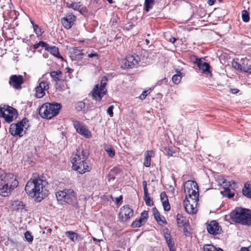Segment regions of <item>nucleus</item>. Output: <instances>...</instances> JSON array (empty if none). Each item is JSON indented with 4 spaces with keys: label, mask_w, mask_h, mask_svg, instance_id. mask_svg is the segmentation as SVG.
Segmentation results:
<instances>
[{
    "label": "nucleus",
    "mask_w": 251,
    "mask_h": 251,
    "mask_svg": "<svg viewBox=\"0 0 251 251\" xmlns=\"http://www.w3.org/2000/svg\"><path fill=\"white\" fill-rule=\"evenodd\" d=\"M48 184L45 179L40 178L37 174H34L27 182L25 191L27 194L35 199L37 202H40L45 197L44 188Z\"/></svg>",
    "instance_id": "obj_1"
},
{
    "label": "nucleus",
    "mask_w": 251,
    "mask_h": 251,
    "mask_svg": "<svg viewBox=\"0 0 251 251\" xmlns=\"http://www.w3.org/2000/svg\"><path fill=\"white\" fill-rule=\"evenodd\" d=\"M89 153L86 151L77 150L74 157L72 158V168L81 174L90 171L87 160Z\"/></svg>",
    "instance_id": "obj_2"
},
{
    "label": "nucleus",
    "mask_w": 251,
    "mask_h": 251,
    "mask_svg": "<svg viewBox=\"0 0 251 251\" xmlns=\"http://www.w3.org/2000/svg\"><path fill=\"white\" fill-rule=\"evenodd\" d=\"M18 184L19 182L13 174H2L0 176V195L4 197L9 196Z\"/></svg>",
    "instance_id": "obj_3"
},
{
    "label": "nucleus",
    "mask_w": 251,
    "mask_h": 251,
    "mask_svg": "<svg viewBox=\"0 0 251 251\" xmlns=\"http://www.w3.org/2000/svg\"><path fill=\"white\" fill-rule=\"evenodd\" d=\"M230 217L236 223L248 226L251 224V211L250 209L236 208L231 212Z\"/></svg>",
    "instance_id": "obj_4"
},
{
    "label": "nucleus",
    "mask_w": 251,
    "mask_h": 251,
    "mask_svg": "<svg viewBox=\"0 0 251 251\" xmlns=\"http://www.w3.org/2000/svg\"><path fill=\"white\" fill-rule=\"evenodd\" d=\"M61 108V105L59 103L46 102L43 104L39 108V113L41 117L50 119L59 113V111Z\"/></svg>",
    "instance_id": "obj_5"
},
{
    "label": "nucleus",
    "mask_w": 251,
    "mask_h": 251,
    "mask_svg": "<svg viewBox=\"0 0 251 251\" xmlns=\"http://www.w3.org/2000/svg\"><path fill=\"white\" fill-rule=\"evenodd\" d=\"M56 197L58 202L62 205L66 203L73 204L76 201V194L72 189H64L57 192Z\"/></svg>",
    "instance_id": "obj_6"
},
{
    "label": "nucleus",
    "mask_w": 251,
    "mask_h": 251,
    "mask_svg": "<svg viewBox=\"0 0 251 251\" xmlns=\"http://www.w3.org/2000/svg\"><path fill=\"white\" fill-rule=\"evenodd\" d=\"M28 122V119L25 118L17 123L12 124L9 129V133L14 136L22 137L29 126Z\"/></svg>",
    "instance_id": "obj_7"
},
{
    "label": "nucleus",
    "mask_w": 251,
    "mask_h": 251,
    "mask_svg": "<svg viewBox=\"0 0 251 251\" xmlns=\"http://www.w3.org/2000/svg\"><path fill=\"white\" fill-rule=\"evenodd\" d=\"M184 192L186 194V199H190L193 203H196L199 200V193L193 187L198 190L197 183L192 180L187 181L184 184Z\"/></svg>",
    "instance_id": "obj_8"
},
{
    "label": "nucleus",
    "mask_w": 251,
    "mask_h": 251,
    "mask_svg": "<svg viewBox=\"0 0 251 251\" xmlns=\"http://www.w3.org/2000/svg\"><path fill=\"white\" fill-rule=\"evenodd\" d=\"M106 81L105 77H102L100 83L95 85L91 92L93 99L97 101H100L102 98L106 95L107 92Z\"/></svg>",
    "instance_id": "obj_9"
},
{
    "label": "nucleus",
    "mask_w": 251,
    "mask_h": 251,
    "mask_svg": "<svg viewBox=\"0 0 251 251\" xmlns=\"http://www.w3.org/2000/svg\"><path fill=\"white\" fill-rule=\"evenodd\" d=\"M140 61V58L137 55H129L122 60L121 67L124 69L136 67L139 65Z\"/></svg>",
    "instance_id": "obj_10"
},
{
    "label": "nucleus",
    "mask_w": 251,
    "mask_h": 251,
    "mask_svg": "<svg viewBox=\"0 0 251 251\" xmlns=\"http://www.w3.org/2000/svg\"><path fill=\"white\" fill-rule=\"evenodd\" d=\"M16 114V110L10 106H0V117L4 118L5 121L7 123L11 122Z\"/></svg>",
    "instance_id": "obj_11"
},
{
    "label": "nucleus",
    "mask_w": 251,
    "mask_h": 251,
    "mask_svg": "<svg viewBox=\"0 0 251 251\" xmlns=\"http://www.w3.org/2000/svg\"><path fill=\"white\" fill-rule=\"evenodd\" d=\"M73 126L76 132L80 135L86 138H90L92 136L91 131L82 123L78 121H73Z\"/></svg>",
    "instance_id": "obj_12"
},
{
    "label": "nucleus",
    "mask_w": 251,
    "mask_h": 251,
    "mask_svg": "<svg viewBox=\"0 0 251 251\" xmlns=\"http://www.w3.org/2000/svg\"><path fill=\"white\" fill-rule=\"evenodd\" d=\"M133 210L129 205L123 206L120 209L119 218L122 222H126L133 216Z\"/></svg>",
    "instance_id": "obj_13"
},
{
    "label": "nucleus",
    "mask_w": 251,
    "mask_h": 251,
    "mask_svg": "<svg viewBox=\"0 0 251 251\" xmlns=\"http://www.w3.org/2000/svg\"><path fill=\"white\" fill-rule=\"evenodd\" d=\"M23 83L24 77L21 75H12L10 77L9 84L15 89H21Z\"/></svg>",
    "instance_id": "obj_14"
},
{
    "label": "nucleus",
    "mask_w": 251,
    "mask_h": 251,
    "mask_svg": "<svg viewBox=\"0 0 251 251\" xmlns=\"http://www.w3.org/2000/svg\"><path fill=\"white\" fill-rule=\"evenodd\" d=\"M195 64H197L199 70L201 71V73L205 75H208L211 74V72L209 70V64L204 61L201 58H197L195 61Z\"/></svg>",
    "instance_id": "obj_15"
},
{
    "label": "nucleus",
    "mask_w": 251,
    "mask_h": 251,
    "mask_svg": "<svg viewBox=\"0 0 251 251\" xmlns=\"http://www.w3.org/2000/svg\"><path fill=\"white\" fill-rule=\"evenodd\" d=\"M206 229L208 233L211 234H218L220 233L221 228L218 222L216 221H211L207 224Z\"/></svg>",
    "instance_id": "obj_16"
},
{
    "label": "nucleus",
    "mask_w": 251,
    "mask_h": 251,
    "mask_svg": "<svg viewBox=\"0 0 251 251\" xmlns=\"http://www.w3.org/2000/svg\"><path fill=\"white\" fill-rule=\"evenodd\" d=\"M49 88V85L45 82L41 81L35 88L36 96L38 98H42L45 95V91Z\"/></svg>",
    "instance_id": "obj_17"
},
{
    "label": "nucleus",
    "mask_w": 251,
    "mask_h": 251,
    "mask_svg": "<svg viewBox=\"0 0 251 251\" xmlns=\"http://www.w3.org/2000/svg\"><path fill=\"white\" fill-rule=\"evenodd\" d=\"M75 20V17L72 14H68L65 17L61 19V22L64 27L66 29L70 28Z\"/></svg>",
    "instance_id": "obj_18"
},
{
    "label": "nucleus",
    "mask_w": 251,
    "mask_h": 251,
    "mask_svg": "<svg viewBox=\"0 0 251 251\" xmlns=\"http://www.w3.org/2000/svg\"><path fill=\"white\" fill-rule=\"evenodd\" d=\"M183 203L185 211L188 213L194 214L197 212L196 206L197 202H196V203L192 202V203H191L189 200L185 199Z\"/></svg>",
    "instance_id": "obj_19"
},
{
    "label": "nucleus",
    "mask_w": 251,
    "mask_h": 251,
    "mask_svg": "<svg viewBox=\"0 0 251 251\" xmlns=\"http://www.w3.org/2000/svg\"><path fill=\"white\" fill-rule=\"evenodd\" d=\"M176 221L179 227L188 226L189 225V221L181 214H177Z\"/></svg>",
    "instance_id": "obj_20"
},
{
    "label": "nucleus",
    "mask_w": 251,
    "mask_h": 251,
    "mask_svg": "<svg viewBox=\"0 0 251 251\" xmlns=\"http://www.w3.org/2000/svg\"><path fill=\"white\" fill-rule=\"evenodd\" d=\"M65 235L75 243L81 240L80 236L76 232L72 231H68L65 232Z\"/></svg>",
    "instance_id": "obj_21"
},
{
    "label": "nucleus",
    "mask_w": 251,
    "mask_h": 251,
    "mask_svg": "<svg viewBox=\"0 0 251 251\" xmlns=\"http://www.w3.org/2000/svg\"><path fill=\"white\" fill-rule=\"evenodd\" d=\"M11 208L16 211H22L25 208V204L20 201H14L11 203Z\"/></svg>",
    "instance_id": "obj_22"
},
{
    "label": "nucleus",
    "mask_w": 251,
    "mask_h": 251,
    "mask_svg": "<svg viewBox=\"0 0 251 251\" xmlns=\"http://www.w3.org/2000/svg\"><path fill=\"white\" fill-rule=\"evenodd\" d=\"M50 76L55 82H60L63 80L62 73L59 70L51 72L50 73Z\"/></svg>",
    "instance_id": "obj_23"
},
{
    "label": "nucleus",
    "mask_w": 251,
    "mask_h": 251,
    "mask_svg": "<svg viewBox=\"0 0 251 251\" xmlns=\"http://www.w3.org/2000/svg\"><path fill=\"white\" fill-rule=\"evenodd\" d=\"M220 183L224 185V188L226 191H229L230 188H233L235 186L234 181H227L226 179L222 178L220 180Z\"/></svg>",
    "instance_id": "obj_24"
},
{
    "label": "nucleus",
    "mask_w": 251,
    "mask_h": 251,
    "mask_svg": "<svg viewBox=\"0 0 251 251\" xmlns=\"http://www.w3.org/2000/svg\"><path fill=\"white\" fill-rule=\"evenodd\" d=\"M75 107L77 111L82 112L83 113H86L88 111V107L86 106L85 103L82 101L76 103Z\"/></svg>",
    "instance_id": "obj_25"
},
{
    "label": "nucleus",
    "mask_w": 251,
    "mask_h": 251,
    "mask_svg": "<svg viewBox=\"0 0 251 251\" xmlns=\"http://www.w3.org/2000/svg\"><path fill=\"white\" fill-rule=\"evenodd\" d=\"M153 154L152 151H147L145 152V159L144 165L146 167H149L151 166V157Z\"/></svg>",
    "instance_id": "obj_26"
},
{
    "label": "nucleus",
    "mask_w": 251,
    "mask_h": 251,
    "mask_svg": "<svg viewBox=\"0 0 251 251\" xmlns=\"http://www.w3.org/2000/svg\"><path fill=\"white\" fill-rule=\"evenodd\" d=\"M121 172V170L120 168L117 167H114L111 170L108 176V181H110L111 180H114L115 178V175L119 174Z\"/></svg>",
    "instance_id": "obj_27"
},
{
    "label": "nucleus",
    "mask_w": 251,
    "mask_h": 251,
    "mask_svg": "<svg viewBox=\"0 0 251 251\" xmlns=\"http://www.w3.org/2000/svg\"><path fill=\"white\" fill-rule=\"evenodd\" d=\"M152 212L155 219L159 224L165 223V221H164L163 220L164 219V218L163 217H161L159 212L155 207L152 208Z\"/></svg>",
    "instance_id": "obj_28"
},
{
    "label": "nucleus",
    "mask_w": 251,
    "mask_h": 251,
    "mask_svg": "<svg viewBox=\"0 0 251 251\" xmlns=\"http://www.w3.org/2000/svg\"><path fill=\"white\" fill-rule=\"evenodd\" d=\"M48 51H50V53L52 55L58 58H62V57L60 55L58 48L55 46L49 47V49L47 50Z\"/></svg>",
    "instance_id": "obj_29"
},
{
    "label": "nucleus",
    "mask_w": 251,
    "mask_h": 251,
    "mask_svg": "<svg viewBox=\"0 0 251 251\" xmlns=\"http://www.w3.org/2000/svg\"><path fill=\"white\" fill-rule=\"evenodd\" d=\"M66 7L68 8H71L75 10L79 11L81 10V5L80 2H67L65 3Z\"/></svg>",
    "instance_id": "obj_30"
},
{
    "label": "nucleus",
    "mask_w": 251,
    "mask_h": 251,
    "mask_svg": "<svg viewBox=\"0 0 251 251\" xmlns=\"http://www.w3.org/2000/svg\"><path fill=\"white\" fill-rule=\"evenodd\" d=\"M176 74L172 76V79L175 84H178L180 82L182 75L180 71L176 70Z\"/></svg>",
    "instance_id": "obj_31"
},
{
    "label": "nucleus",
    "mask_w": 251,
    "mask_h": 251,
    "mask_svg": "<svg viewBox=\"0 0 251 251\" xmlns=\"http://www.w3.org/2000/svg\"><path fill=\"white\" fill-rule=\"evenodd\" d=\"M243 194L249 198H251V185L245 184L242 190Z\"/></svg>",
    "instance_id": "obj_32"
},
{
    "label": "nucleus",
    "mask_w": 251,
    "mask_h": 251,
    "mask_svg": "<svg viewBox=\"0 0 251 251\" xmlns=\"http://www.w3.org/2000/svg\"><path fill=\"white\" fill-rule=\"evenodd\" d=\"M165 238L169 248L174 247V243L170 233H166Z\"/></svg>",
    "instance_id": "obj_33"
},
{
    "label": "nucleus",
    "mask_w": 251,
    "mask_h": 251,
    "mask_svg": "<svg viewBox=\"0 0 251 251\" xmlns=\"http://www.w3.org/2000/svg\"><path fill=\"white\" fill-rule=\"evenodd\" d=\"M154 3V0H145V9L146 12H149L152 8V6Z\"/></svg>",
    "instance_id": "obj_34"
},
{
    "label": "nucleus",
    "mask_w": 251,
    "mask_h": 251,
    "mask_svg": "<svg viewBox=\"0 0 251 251\" xmlns=\"http://www.w3.org/2000/svg\"><path fill=\"white\" fill-rule=\"evenodd\" d=\"M164 150L165 151V153L170 156H176V151H173V149L171 148H167L165 147L164 148Z\"/></svg>",
    "instance_id": "obj_35"
},
{
    "label": "nucleus",
    "mask_w": 251,
    "mask_h": 251,
    "mask_svg": "<svg viewBox=\"0 0 251 251\" xmlns=\"http://www.w3.org/2000/svg\"><path fill=\"white\" fill-rule=\"evenodd\" d=\"M242 18L244 22H248L250 20V17L248 12L246 10L242 12Z\"/></svg>",
    "instance_id": "obj_36"
},
{
    "label": "nucleus",
    "mask_w": 251,
    "mask_h": 251,
    "mask_svg": "<svg viewBox=\"0 0 251 251\" xmlns=\"http://www.w3.org/2000/svg\"><path fill=\"white\" fill-rule=\"evenodd\" d=\"M144 200L148 206H151L153 204V202L151 200V198L149 195L148 192H147V194L144 193Z\"/></svg>",
    "instance_id": "obj_37"
},
{
    "label": "nucleus",
    "mask_w": 251,
    "mask_h": 251,
    "mask_svg": "<svg viewBox=\"0 0 251 251\" xmlns=\"http://www.w3.org/2000/svg\"><path fill=\"white\" fill-rule=\"evenodd\" d=\"M143 223H145V222L140 218L139 220H135L132 223V226L134 227H139L142 226Z\"/></svg>",
    "instance_id": "obj_38"
},
{
    "label": "nucleus",
    "mask_w": 251,
    "mask_h": 251,
    "mask_svg": "<svg viewBox=\"0 0 251 251\" xmlns=\"http://www.w3.org/2000/svg\"><path fill=\"white\" fill-rule=\"evenodd\" d=\"M232 65H233V67L235 69H236L237 70H241V71L244 72L245 65H242V64H241L240 63H239L237 62H234L232 63Z\"/></svg>",
    "instance_id": "obj_39"
},
{
    "label": "nucleus",
    "mask_w": 251,
    "mask_h": 251,
    "mask_svg": "<svg viewBox=\"0 0 251 251\" xmlns=\"http://www.w3.org/2000/svg\"><path fill=\"white\" fill-rule=\"evenodd\" d=\"M203 251H215L216 248L210 244L205 245L203 246Z\"/></svg>",
    "instance_id": "obj_40"
},
{
    "label": "nucleus",
    "mask_w": 251,
    "mask_h": 251,
    "mask_svg": "<svg viewBox=\"0 0 251 251\" xmlns=\"http://www.w3.org/2000/svg\"><path fill=\"white\" fill-rule=\"evenodd\" d=\"M25 237L28 242H32L33 240V237L31 235V233L26 231L25 233Z\"/></svg>",
    "instance_id": "obj_41"
},
{
    "label": "nucleus",
    "mask_w": 251,
    "mask_h": 251,
    "mask_svg": "<svg viewBox=\"0 0 251 251\" xmlns=\"http://www.w3.org/2000/svg\"><path fill=\"white\" fill-rule=\"evenodd\" d=\"M162 202L164 210L166 211H169L170 210L171 207L168 201V200L166 201H162Z\"/></svg>",
    "instance_id": "obj_42"
},
{
    "label": "nucleus",
    "mask_w": 251,
    "mask_h": 251,
    "mask_svg": "<svg viewBox=\"0 0 251 251\" xmlns=\"http://www.w3.org/2000/svg\"><path fill=\"white\" fill-rule=\"evenodd\" d=\"M151 92V89H149L148 90H144L142 94L140 95V96L139 97V98L143 100H144L146 97L148 95V94H149Z\"/></svg>",
    "instance_id": "obj_43"
},
{
    "label": "nucleus",
    "mask_w": 251,
    "mask_h": 251,
    "mask_svg": "<svg viewBox=\"0 0 251 251\" xmlns=\"http://www.w3.org/2000/svg\"><path fill=\"white\" fill-rule=\"evenodd\" d=\"M148 217V212L147 211H144L141 214L140 218L145 222L147 221Z\"/></svg>",
    "instance_id": "obj_44"
},
{
    "label": "nucleus",
    "mask_w": 251,
    "mask_h": 251,
    "mask_svg": "<svg viewBox=\"0 0 251 251\" xmlns=\"http://www.w3.org/2000/svg\"><path fill=\"white\" fill-rule=\"evenodd\" d=\"M33 28L36 34L41 35L42 34L41 29L39 27L38 25L34 24Z\"/></svg>",
    "instance_id": "obj_45"
},
{
    "label": "nucleus",
    "mask_w": 251,
    "mask_h": 251,
    "mask_svg": "<svg viewBox=\"0 0 251 251\" xmlns=\"http://www.w3.org/2000/svg\"><path fill=\"white\" fill-rule=\"evenodd\" d=\"M105 150L107 152V153L108 154V155L110 157H112L115 155V151L111 148H105Z\"/></svg>",
    "instance_id": "obj_46"
},
{
    "label": "nucleus",
    "mask_w": 251,
    "mask_h": 251,
    "mask_svg": "<svg viewBox=\"0 0 251 251\" xmlns=\"http://www.w3.org/2000/svg\"><path fill=\"white\" fill-rule=\"evenodd\" d=\"M114 106L113 105H110L108 107L107 109V113L110 116V117H112L113 116V109Z\"/></svg>",
    "instance_id": "obj_47"
},
{
    "label": "nucleus",
    "mask_w": 251,
    "mask_h": 251,
    "mask_svg": "<svg viewBox=\"0 0 251 251\" xmlns=\"http://www.w3.org/2000/svg\"><path fill=\"white\" fill-rule=\"evenodd\" d=\"M39 45H40V47L45 48V50H46L49 49V45L43 41H40L39 42Z\"/></svg>",
    "instance_id": "obj_48"
},
{
    "label": "nucleus",
    "mask_w": 251,
    "mask_h": 251,
    "mask_svg": "<svg viewBox=\"0 0 251 251\" xmlns=\"http://www.w3.org/2000/svg\"><path fill=\"white\" fill-rule=\"evenodd\" d=\"M160 197V199L162 201H166L168 200L167 196L166 194L165 193V192H164L161 193Z\"/></svg>",
    "instance_id": "obj_49"
},
{
    "label": "nucleus",
    "mask_w": 251,
    "mask_h": 251,
    "mask_svg": "<svg viewBox=\"0 0 251 251\" xmlns=\"http://www.w3.org/2000/svg\"><path fill=\"white\" fill-rule=\"evenodd\" d=\"M244 72L245 73L251 74V65H249L247 66H244Z\"/></svg>",
    "instance_id": "obj_50"
},
{
    "label": "nucleus",
    "mask_w": 251,
    "mask_h": 251,
    "mask_svg": "<svg viewBox=\"0 0 251 251\" xmlns=\"http://www.w3.org/2000/svg\"><path fill=\"white\" fill-rule=\"evenodd\" d=\"M143 186L144 189V193L147 194V192H148V190L147 186V182L146 181H143Z\"/></svg>",
    "instance_id": "obj_51"
},
{
    "label": "nucleus",
    "mask_w": 251,
    "mask_h": 251,
    "mask_svg": "<svg viewBox=\"0 0 251 251\" xmlns=\"http://www.w3.org/2000/svg\"><path fill=\"white\" fill-rule=\"evenodd\" d=\"M88 56L90 58H92L94 57H98V54L97 53H91L90 54H88Z\"/></svg>",
    "instance_id": "obj_52"
},
{
    "label": "nucleus",
    "mask_w": 251,
    "mask_h": 251,
    "mask_svg": "<svg viewBox=\"0 0 251 251\" xmlns=\"http://www.w3.org/2000/svg\"><path fill=\"white\" fill-rule=\"evenodd\" d=\"M240 251H251V245L248 248H242Z\"/></svg>",
    "instance_id": "obj_53"
},
{
    "label": "nucleus",
    "mask_w": 251,
    "mask_h": 251,
    "mask_svg": "<svg viewBox=\"0 0 251 251\" xmlns=\"http://www.w3.org/2000/svg\"><path fill=\"white\" fill-rule=\"evenodd\" d=\"M122 200V196H120V197H116L115 199V201L117 203H118L119 202H120Z\"/></svg>",
    "instance_id": "obj_54"
},
{
    "label": "nucleus",
    "mask_w": 251,
    "mask_h": 251,
    "mask_svg": "<svg viewBox=\"0 0 251 251\" xmlns=\"http://www.w3.org/2000/svg\"><path fill=\"white\" fill-rule=\"evenodd\" d=\"M215 1L216 0H208L207 3L209 5H212Z\"/></svg>",
    "instance_id": "obj_55"
},
{
    "label": "nucleus",
    "mask_w": 251,
    "mask_h": 251,
    "mask_svg": "<svg viewBox=\"0 0 251 251\" xmlns=\"http://www.w3.org/2000/svg\"><path fill=\"white\" fill-rule=\"evenodd\" d=\"M176 41V39L175 37H171L169 39V41L172 43H174Z\"/></svg>",
    "instance_id": "obj_56"
},
{
    "label": "nucleus",
    "mask_w": 251,
    "mask_h": 251,
    "mask_svg": "<svg viewBox=\"0 0 251 251\" xmlns=\"http://www.w3.org/2000/svg\"><path fill=\"white\" fill-rule=\"evenodd\" d=\"M234 193H229L227 194V197L228 198H232L234 197Z\"/></svg>",
    "instance_id": "obj_57"
},
{
    "label": "nucleus",
    "mask_w": 251,
    "mask_h": 251,
    "mask_svg": "<svg viewBox=\"0 0 251 251\" xmlns=\"http://www.w3.org/2000/svg\"><path fill=\"white\" fill-rule=\"evenodd\" d=\"M40 47V45H39V43L35 44L33 46V48L34 49H37Z\"/></svg>",
    "instance_id": "obj_58"
},
{
    "label": "nucleus",
    "mask_w": 251,
    "mask_h": 251,
    "mask_svg": "<svg viewBox=\"0 0 251 251\" xmlns=\"http://www.w3.org/2000/svg\"><path fill=\"white\" fill-rule=\"evenodd\" d=\"M231 91L232 93L235 94V93H237V92H238L239 90L238 89H231Z\"/></svg>",
    "instance_id": "obj_59"
},
{
    "label": "nucleus",
    "mask_w": 251,
    "mask_h": 251,
    "mask_svg": "<svg viewBox=\"0 0 251 251\" xmlns=\"http://www.w3.org/2000/svg\"><path fill=\"white\" fill-rule=\"evenodd\" d=\"M92 238L94 241H97V242H100L102 241V239H98L96 238L95 237H93Z\"/></svg>",
    "instance_id": "obj_60"
},
{
    "label": "nucleus",
    "mask_w": 251,
    "mask_h": 251,
    "mask_svg": "<svg viewBox=\"0 0 251 251\" xmlns=\"http://www.w3.org/2000/svg\"><path fill=\"white\" fill-rule=\"evenodd\" d=\"M169 248V250H170V251H176V250L174 248V247H171V248Z\"/></svg>",
    "instance_id": "obj_61"
},
{
    "label": "nucleus",
    "mask_w": 251,
    "mask_h": 251,
    "mask_svg": "<svg viewBox=\"0 0 251 251\" xmlns=\"http://www.w3.org/2000/svg\"><path fill=\"white\" fill-rule=\"evenodd\" d=\"M184 229H183V231H184V232H185H185H188V231H187V228H186L187 226H184Z\"/></svg>",
    "instance_id": "obj_62"
},
{
    "label": "nucleus",
    "mask_w": 251,
    "mask_h": 251,
    "mask_svg": "<svg viewBox=\"0 0 251 251\" xmlns=\"http://www.w3.org/2000/svg\"><path fill=\"white\" fill-rule=\"evenodd\" d=\"M145 42L147 44H149L150 43V40L149 39H146L145 40Z\"/></svg>",
    "instance_id": "obj_63"
},
{
    "label": "nucleus",
    "mask_w": 251,
    "mask_h": 251,
    "mask_svg": "<svg viewBox=\"0 0 251 251\" xmlns=\"http://www.w3.org/2000/svg\"><path fill=\"white\" fill-rule=\"evenodd\" d=\"M215 251H223V250L222 249H221L219 248L217 250L216 249Z\"/></svg>",
    "instance_id": "obj_64"
}]
</instances>
